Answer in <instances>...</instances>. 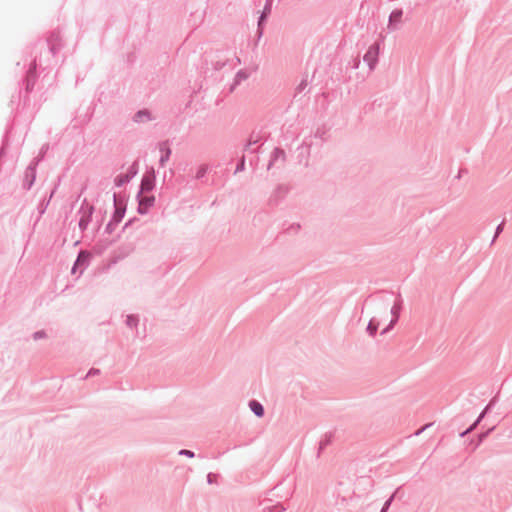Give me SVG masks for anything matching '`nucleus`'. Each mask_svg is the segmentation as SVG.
<instances>
[{
  "instance_id": "39448f33",
  "label": "nucleus",
  "mask_w": 512,
  "mask_h": 512,
  "mask_svg": "<svg viewBox=\"0 0 512 512\" xmlns=\"http://www.w3.org/2000/svg\"><path fill=\"white\" fill-rule=\"evenodd\" d=\"M402 305H403V301H402L400 295H398V299L394 302V304L392 305V307L390 309L392 318H391L389 324L381 331V333H380L381 335H385V334L389 333L394 328V326L397 324L399 317H400V312L402 310Z\"/></svg>"
},
{
  "instance_id": "f704fd0d",
  "label": "nucleus",
  "mask_w": 512,
  "mask_h": 512,
  "mask_svg": "<svg viewBox=\"0 0 512 512\" xmlns=\"http://www.w3.org/2000/svg\"><path fill=\"white\" fill-rule=\"evenodd\" d=\"M394 500V494H392L384 503L382 509L380 512H387L389 507L391 506V503L393 502Z\"/></svg>"
},
{
  "instance_id": "dca6fc26",
  "label": "nucleus",
  "mask_w": 512,
  "mask_h": 512,
  "mask_svg": "<svg viewBox=\"0 0 512 512\" xmlns=\"http://www.w3.org/2000/svg\"><path fill=\"white\" fill-rule=\"evenodd\" d=\"M153 119L151 112L148 109H141L137 111L134 116L132 117V120L135 123H145L148 121H151Z\"/></svg>"
},
{
  "instance_id": "f8f14e48",
  "label": "nucleus",
  "mask_w": 512,
  "mask_h": 512,
  "mask_svg": "<svg viewBox=\"0 0 512 512\" xmlns=\"http://www.w3.org/2000/svg\"><path fill=\"white\" fill-rule=\"evenodd\" d=\"M289 193V187L284 184H279L270 197V203L278 205L282 199Z\"/></svg>"
},
{
  "instance_id": "412c9836",
  "label": "nucleus",
  "mask_w": 512,
  "mask_h": 512,
  "mask_svg": "<svg viewBox=\"0 0 512 512\" xmlns=\"http://www.w3.org/2000/svg\"><path fill=\"white\" fill-rule=\"evenodd\" d=\"M55 190H56V187H55V188L50 192V194H49V196H48V198H47V199H46V198H44V199H43V200L38 204V206H37V210H38L39 216H42V215L45 213V211H46V209H47V207H48V205H49V203H50V200L52 199V197H53V195H54V193H55Z\"/></svg>"
},
{
  "instance_id": "a878e982",
  "label": "nucleus",
  "mask_w": 512,
  "mask_h": 512,
  "mask_svg": "<svg viewBox=\"0 0 512 512\" xmlns=\"http://www.w3.org/2000/svg\"><path fill=\"white\" fill-rule=\"evenodd\" d=\"M138 173V166L137 163L134 162L125 173L131 180L137 175Z\"/></svg>"
},
{
  "instance_id": "37998d69",
  "label": "nucleus",
  "mask_w": 512,
  "mask_h": 512,
  "mask_svg": "<svg viewBox=\"0 0 512 512\" xmlns=\"http://www.w3.org/2000/svg\"><path fill=\"white\" fill-rule=\"evenodd\" d=\"M306 86H307V81L306 80H302L300 82V84L297 86L296 91L298 93H300V92H302L306 88Z\"/></svg>"
},
{
  "instance_id": "6ab92c4d",
  "label": "nucleus",
  "mask_w": 512,
  "mask_h": 512,
  "mask_svg": "<svg viewBox=\"0 0 512 512\" xmlns=\"http://www.w3.org/2000/svg\"><path fill=\"white\" fill-rule=\"evenodd\" d=\"M248 405H249L250 410L254 413L255 416H257L259 418L264 416L265 409H264V406L259 401L255 400V399L250 400Z\"/></svg>"
},
{
  "instance_id": "473e14b6",
  "label": "nucleus",
  "mask_w": 512,
  "mask_h": 512,
  "mask_svg": "<svg viewBox=\"0 0 512 512\" xmlns=\"http://www.w3.org/2000/svg\"><path fill=\"white\" fill-rule=\"evenodd\" d=\"M8 146V139L7 137H4L2 141V145L0 147V159L6 155V149Z\"/></svg>"
},
{
  "instance_id": "cd10ccee",
  "label": "nucleus",
  "mask_w": 512,
  "mask_h": 512,
  "mask_svg": "<svg viewBox=\"0 0 512 512\" xmlns=\"http://www.w3.org/2000/svg\"><path fill=\"white\" fill-rule=\"evenodd\" d=\"M504 225H505V221L503 220L495 229V233H494V236L492 238V241H491V245L494 244V242L496 241L497 237L503 232V229H504Z\"/></svg>"
},
{
  "instance_id": "2f4dec72",
  "label": "nucleus",
  "mask_w": 512,
  "mask_h": 512,
  "mask_svg": "<svg viewBox=\"0 0 512 512\" xmlns=\"http://www.w3.org/2000/svg\"><path fill=\"white\" fill-rule=\"evenodd\" d=\"M211 64L215 70H220L226 65V60H212Z\"/></svg>"
},
{
  "instance_id": "72a5a7b5",
  "label": "nucleus",
  "mask_w": 512,
  "mask_h": 512,
  "mask_svg": "<svg viewBox=\"0 0 512 512\" xmlns=\"http://www.w3.org/2000/svg\"><path fill=\"white\" fill-rule=\"evenodd\" d=\"M394 500V494H392L384 503L382 509L380 512H387L389 507L391 506V503L393 502Z\"/></svg>"
},
{
  "instance_id": "3c124183",
  "label": "nucleus",
  "mask_w": 512,
  "mask_h": 512,
  "mask_svg": "<svg viewBox=\"0 0 512 512\" xmlns=\"http://www.w3.org/2000/svg\"><path fill=\"white\" fill-rule=\"evenodd\" d=\"M469 433H466V430H464L463 432L460 433V437H465L466 435H468Z\"/></svg>"
},
{
  "instance_id": "5701e85b",
  "label": "nucleus",
  "mask_w": 512,
  "mask_h": 512,
  "mask_svg": "<svg viewBox=\"0 0 512 512\" xmlns=\"http://www.w3.org/2000/svg\"><path fill=\"white\" fill-rule=\"evenodd\" d=\"M495 429V426H492L488 428L486 431L481 432L477 435V441L475 443V447H478L488 436L489 434Z\"/></svg>"
},
{
  "instance_id": "6e6552de",
  "label": "nucleus",
  "mask_w": 512,
  "mask_h": 512,
  "mask_svg": "<svg viewBox=\"0 0 512 512\" xmlns=\"http://www.w3.org/2000/svg\"><path fill=\"white\" fill-rule=\"evenodd\" d=\"M273 0H266L264 8L257 21V34L258 38H261L264 31V25L271 14Z\"/></svg>"
},
{
  "instance_id": "c756f323",
  "label": "nucleus",
  "mask_w": 512,
  "mask_h": 512,
  "mask_svg": "<svg viewBox=\"0 0 512 512\" xmlns=\"http://www.w3.org/2000/svg\"><path fill=\"white\" fill-rule=\"evenodd\" d=\"M498 401V397L497 395L494 396L490 401L489 403L485 406L484 410H485V413H489L491 412V410L495 407L496 403Z\"/></svg>"
},
{
  "instance_id": "20e7f679",
  "label": "nucleus",
  "mask_w": 512,
  "mask_h": 512,
  "mask_svg": "<svg viewBox=\"0 0 512 512\" xmlns=\"http://www.w3.org/2000/svg\"><path fill=\"white\" fill-rule=\"evenodd\" d=\"M36 69L37 59L34 58L33 61L30 63L29 69L27 70L25 78L23 80L25 85V99H27L28 94L34 89V85L37 79Z\"/></svg>"
},
{
  "instance_id": "603ef678",
  "label": "nucleus",
  "mask_w": 512,
  "mask_h": 512,
  "mask_svg": "<svg viewBox=\"0 0 512 512\" xmlns=\"http://www.w3.org/2000/svg\"><path fill=\"white\" fill-rule=\"evenodd\" d=\"M461 172H462V170H460V171H459L458 178H459L460 176H462V173H461Z\"/></svg>"
},
{
  "instance_id": "49530a36",
  "label": "nucleus",
  "mask_w": 512,
  "mask_h": 512,
  "mask_svg": "<svg viewBox=\"0 0 512 512\" xmlns=\"http://www.w3.org/2000/svg\"><path fill=\"white\" fill-rule=\"evenodd\" d=\"M325 131H321L318 129L315 133V137H319L320 139L324 140Z\"/></svg>"
},
{
  "instance_id": "1a4fd4ad",
  "label": "nucleus",
  "mask_w": 512,
  "mask_h": 512,
  "mask_svg": "<svg viewBox=\"0 0 512 512\" xmlns=\"http://www.w3.org/2000/svg\"><path fill=\"white\" fill-rule=\"evenodd\" d=\"M379 44H372L363 56V61L367 63L370 70H373L378 63Z\"/></svg>"
},
{
  "instance_id": "58836bf2",
  "label": "nucleus",
  "mask_w": 512,
  "mask_h": 512,
  "mask_svg": "<svg viewBox=\"0 0 512 512\" xmlns=\"http://www.w3.org/2000/svg\"><path fill=\"white\" fill-rule=\"evenodd\" d=\"M217 477L218 475L217 474H214V473H208L207 474V483L208 484H214L216 483V480H217Z\"/></svg>"
},
{
  "instance_id": "7c9ffc66",
  "label": "nucleus",
  "mask_w": 512,
  "mask_h": 512,
  "mask_svg": "<svg viewBox=\"0 0 512 512\" xmlns=\"http://www.w3.org/2000/svg\"><path fill=\"white\" fill-rule=\"evenodd\" d=\"M118 224L119 223H114L113 220L110 219V221L107 223V225L105 227V233H107V234L113 233V231L115 230V228Z\"/></svg>"
},
{
  "instance_id": "e433bc0d",
  "label": "nucleus",
  "mask_w": 512,
  "mask_h": 512,
  "mask_svg": "<svg viewBox=\"0 0 512 512\" xmlns=\"http://www.w3.org/2000/svg\"><path fill=\"white\" fill-rule=\"evenodd\" d=\"M47 336L46 332L44 330H39L33 333L32 337L34 340H40Z\"/></svg>"
},
{
  "instance_id": "bb28decb",
  "label": "nucleus",
  "mask_w": 512,
  "mask_h": 512,
  "mask_svg": "<svg viewBox=\"0 0 512 512\" xmlns=\"http://www.w3.org/2000/svg\"><path fill=\"white\" fill-rule=\"evenodd\" d=\"M258 142H259V137L255 136V133L253 132L250 135V138H249L248 142L246 143L244 150L245 151L250 150V147L257 144Z\"/></svg>"
},
{
  "instance_id": "a211bd4d",
  "label": "nucleus",
  "mask_w": 512,
  "mask_h": 512,
  "mask_svg": "<svg viewBox=\"0 0 512 512\" xmlns=\"http://www.w3.org/2000/svg\"><path fill=\"white\" fill-rule=\"evenodd\" d=\"M333 437H334V433L333 432H327L324 434V436L322 437V439L320 440L319 442V447H318V452H317V457L319 458L321 453L323 452V450L332 443V440H333Z\"/></svg>"
},
{
  "instance_id": "ddd939ff",
  "label": "nucleus",
  "mask_w": 512,
  "mask_h": 512,
  "mask_svg": "<svg viewBox=\"0 0 512 512\" xmlns=\"http://www.w3.org/2000/svg\"><path fill=\"white\" fill-rule=\"evenodd\" d=\"M89 261H90V254L89 252L87 251H80L74 264H73V267H72V274H75L76 273V270L79 266H82L83 269H85L88 265H89Z\"/></svg>"
},
{
  "instance_id": "393cba45",
  "label": "nucleus",
  "mask_w": 512,
  "mask_h": 512,
  "mask_svg": "<svg viewBox=\"0 0 512 512\" xmlns=\"http://www.w3.org/2000/svg\"><path fill=\"white\" fill-rule=\"evenodd\" d=\"M208 169H209L208 165H206V164L201 165L196 172L195 178L198 180L203 179L205 177V175L207 174Z\"/></svg>"
},
{
  "instance_id": "8fccbe9b",
  "label": "nucleus",
  "mask_w": 512,
  "mask_h": 512,
  "mask_svg": "<svg viewBox=\"0 0 512 512\" xmlns=\"http://www.w3.org/2000/svg\"><path fill=\"white\" fill-rule=\"evenodd\" d=\"M136 220H137V218H136V217H135V218H132V219H129V220L125 223V225H124L123 229H126L127 227H129V226H130L134 221H136Z\"/></svg>"
},
{
  "instance_id": "b1692460",
  "label": "nucleus",
  "mask_w": 512,
  "mask_h": 512,
  "mask_svg": "<svg viewBox=\"0 0 512 512\" xmlns=\"http://www.w3.org/2000/svg\"><path fill=\"white\" fill-rule=\"evenodd\" d=\"M139 323V317L135 314L127 315L126 325L130 328H136Z\"/></svg>"
},
{
  "instance_id": "a18cd8bd",
  "label": "nucleus",
  "mask_w": 512,
  "mask_h": 512,
  "mask_svg": "<svg viewBox=\"0 0 512 512\" xmlns=\"http://www.w3.org/2000/svg\"><path fill=\"white\" fill-rule=\"evenodd\" d=\"M433 423H429V424H426L425 426H423L422 428H420L419 430H417L414 435L418 436L420 435L425 429H427L428 427L432 426Z\"/></svg>"
},
{
  "instance_id": "f03ea898",
  "label": "nucleus",
  "mask_w": 512,
  "mask_h": 512,
  "mask_svg": "<svg viewBox=\"0 0 512 512\" xmlns=\"http://www.w3.org/2000/svg\"><path fill=\"white\" fill-rule=\"evenodd\" d=\"M113 204L114 211L112 213L111 219L114 223H120L125 216L126 208H127V200L123 196L121 197L117 193L113 194Z\"/></svg>"
},
{
  "instance_id": "2eb2a0df",
  "label": "nucleus",
  "mask_w": 512,
  "mask_h": 512,
  "mask_svg": "<svg viewBox=\"0 0 512 512\" xmlns=\"http://www.w3.org/2000/svg\"><path fill=\"white\" fill-rule=\"evenodd\" d=\"M159 150L161 152V156H160V159H159V165L161 167H164L165 164L168 162L170 156H171V149L170 147L168 146V143L167 142H162L160 145H159Z\"/></svg>"
},
{
  "instance_id": "79ce46f5",
  "label": "nucleus",
  "mask_w": 512,
  "mask_h": 512,
  "mask_svg": "<svg viewBox=\"0 0 512 512\" xmlns=\"http://www.w3.org/2000/svg\"><path fill=\"white\" fill-rule=\"evenodd\" d=\"M480 424V422H478V420L476 419L467 429H466V433H471L473 432L477 426Z\"/></svg>"
},
{
  "instance_id": "4468645a",
  "label": "nucleus",
  "mask_w": 512,
  "mask_h": 512,
  "mask_svg": "<svg viewBox=\"0 0 512 512\" xmlns=\"http://www.w3.org/2000/svg\"><path fill=\"white\" fill-rule=\"evenodd\" d=\"M285 159H286L285 151L279 147L274 148L273 151L271 152L267 169L268 170L271 169L278 160H281V162H284Z\"/></svg>"
},
{
  "instance_id": "f257e3e1",
  "label": "nucleus",
  "mask_w": 512,
  "mask_h": 512,
  "mask_svg": "<svg viewBox=\"0 0 512 512\" xmlns=\"http://www.w3.org/2000/svg\"><path fill=\"white\" fill-rule=\"evenodd\" d=\"M40 161V158H34L25 169L22 179V188L24 190L28 191L34 185L36 180V170Z\"/></svg>"
},
{
  "instance_id": "4be33fe9",
  "label": "nucleus",
  "mask_w": 512,
  "mask_h": 512,
  "mask_svg": "<svg viewBox=\"0 0 512 512\" xmlns=\"http://www.w3.org/2000/svg\"><path fill=\"white\" fill-rule=\"evenodd\" d=\"M130 181L131 179L125 173H121L115 177L114 184L116 187H121Z\"/></svg>"
},
{
  "instance_id": "ea45409f",
  "label": "nucleus",
  "mask_w": 512,
  "mask_h": 512,
  "mask_svg": "<svg viewBox=\"0 0 512 512\" xmlns=\"http://www.w3.org/2000/svg\"><path fill=\"white\" fill-rule=\"evenodd\" d=\"M386 294H388V293H387V292L382 291V292L377 293V295H376V296H377V297H379L383 302H385V303H386V305H385V307H384V309H385V310H387V309H388V305H389L388 300H387V299H385Z\"/></svg>"
},
{
  "instance_id": "de8ad7c7",
  "label": "nucleus",
  "mask_w": 512,
  "mask_h": 512,
  "mask_svg": "<svg viewBox=\"0 0 512 512\" xmlns=\"http://www.w3.org/2000/svg\"><path fill=\"white\" fill-rule=\"evenodd\" d=\"M487 414L488 413H485V410L483 409L482 412L477 417L478 422H481Z\"/></svg>"
},
{
  "instance_id": "a19ab883",
  "label": "nucleus",
  "mask_w": 512,
  "mask_h": 512,
  "mask_svg": "<svg viewBox=\"0 0 512 512\" xmlns=\"http://www.w3.org/2000/svg\"><path fill=\"white\" fill-rule=\"evenodd\" d=\"M285 510V507H283L281 504H277L269 508V512H283Z\"/></svg>"
},
{
  "instance_id": "c85d7f7f",
  "label": "nucleus",
  "mask_w": 512,
  "mask_h": 512,
  "mask_svg": "<svg viewBox=\"0 0 512 512\" xmlns=\"http://www.w3.org/2000/svg\"><path fill=\"white\" fill-rule=\"evenodd\" d=\"M245 161H246V159H245V156L243 155V156L239 159V161H238V163H237V165H236V169H235V172H234L235 174H237V173L242 172V171H244V170H245Z\"/></svg>"
},
{
  "instance_id": "4c0bfd02",
  "label": "nucleus",
  "mask_w": 512,
  "mask_h": 512,
  "mask_svg": "<svg viewBox=\"0 0 512 512\" xmlns=\"http://www.w3.org/2000/svg\"><path fill=\"white\" fill-rule=\"evenodd\" d=\"M179 455L181 456H186L188 458H193L195 456V453L191 450H188V449H181L179 452H178Z\"/></svg>"
},
{
  "instance_id": "9b49d317",
  "label": "nucleus",
  "mask_w": 512,
  "mask_h": 512,
  "mask_svg": "<svg viewBox=\"0 0 512 512\" xmlns=\"http://www.w3.org/2000/svg\"><path fill=\"white\" fill-rule=\"evenodd\" d=\"M402 16H403V9L402 8H396L394 9L390 15H389V18H388V24H387V29L389 31H395L398 29V25L401 23L402 21Z\"/></svg>"
},
{
  "instance_id": "c9c22d12",
  "label": "nucleus",
  "mask_w": 512,
  "mask_h": 512,
  "mask_svg": "<svg viewBox=\"0 0 512 512\" xmlns=\"http://www.w3.org/2000/svg\"><path fill=\"white\" fill-rule=\"evenodd\" d=\"M299 230H300V224H298V223H293V224H291V225L286 229V232H287L288 234H291V233H297Z\"/></svg>"
},
{
  "instance_id": "7ed1b4c3",
  "label": "nucleus",
  "mask_w": 512,
  "mask_h": 512,
  "mask_svg": "<svg viewBox=\"0 0 512 512\" xmlns=\"http://www.w3.org/2000/svg\"><path fill=\"white\" fill-rule=\"evenodd\" d=\"M94 210V206L89 204L88 201L84 199L78 211V213L80 214L78 225L82 232H84L90 224Z\"/></svg>"
},
{
  "instance_id": "aec40b11",
  "label": "nucleus",
  "mask_w": 512,
  "mask_h": 512,
  "mask_svg": "<svg viewBox=\"0 0 512 512\" xmlns=\"http://www.w3.org/2000/svg\"><path fill=\"white\" fill-rule=\"evenodd\" d=\"M379 321L376 318H371L366 327V332L369 336L375 337L379 328Z\"/></svg>"
},
{
  "instance_id": "f3484780",
  "label": "nucleus",
  "mask_w": 512,
  "mask_h": 512,
  "mask_svg": "<svg viewBox=\"0 0 512 512\" xmlns=\"http://www.w3.org/2000/svg\"><path fill=\"white\" fill-rule=\"evenodd\" d=\"M249 77V74L246 70H239L234 77L233 83L229 88V92L232 93L236 87L244 80H246Z\"/></svg>"
},
{
  "instance_id": "423d86ee",
  "label": "nucleus",
  "mask_w": 512,
  "mask_h": 512,
  "mask_svg": "<svg viewBox=\"0 0 512 512\" xmlns=\"http://www.w3.org/2000/svg\"><path fill=\"white\" fill-rule=\"evenodd\" d=\"M154 187L155 173L154 170L152 169L151 172H147L143 175L136 198L141 197V194L151 192L154 189Z\"/></svg>"
},
{
  "instance_id": "9d476101",
  "label": "nucleus",
  "mask_w": 512,
  "mask_h": 512,
  "mask_svg": "<svg viewBox=\"0 0 512 512\" xmlns=\"http://www.w3.org/2000/svg\"><path fill=\"white\" fill-rule=\"evenodd\" d=\"M138 202L137 212L140 215H146L150 208L155 204V196L141 194V197L136 198Z\"/></svg>"
},
{
  "instance_id": "c03bdc74",
  "label": "nucleus",
  "mask_w": 512,
  "mask_h": 512,
  "mask_svg": "<svg viewBox=\"0 0 512 512\" xmlns=\"http://www.w3.org/2000/svg\"><path fill=\"white\" fill-rule=\"evenodd\" d=\"M100 373V370L99 369H96V368H91L88 373L86 374V378L90 377V376H94V375H98Z\"/></svg>"
},
{
  "instance_id": "0eeeda50",
  "label": "nucleus",
  "mask_w": 512,
  "mask_h": 512,
  "mask_svg": "<svg viewBox=\"0 0 512 512\" xmlns=\"http://www.w3.org/2000/svg\"><path fill=\"white\" fill-rule=\"evenodd\" d=\"M49 53L55 56L63 47L59 31H52L46 39Z\"/></svg>"
},
{
  "instance_id": "09e8293b",
  "label": "nucleus",
  "mask_w": 512,
  "mask_h": 512,
  "mask_svg": "<svg viewBox=\"0 0 512 512\" xmlns=\"http://www.w3.org/2000/svg\"><path fill=\"white\" fill-rule=\"evenodd\" d=\"M48 148V145H45L41 148V151H40V155L37 157V158H40L42 160L43 156H44V153L46 151V149Z\"/></svg>"
}]
</instances>
